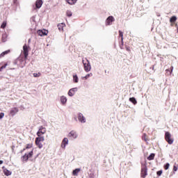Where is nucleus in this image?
<instances>
[{"mask_svg":"<svg viewBox=\"0 0 178 178\" xmlns=\"http://www.w3.org/2000/svg\"><path fill=\"white\" fill-rule=\"evenodd\" d=\"M77 91H79V88H72L70 89L67 92L68 97H74V95L76 94V92H77Z\"/></svg>","mask_w":178,"mask_h":178,"instance_id":"nucleus-8","label":"nucleus"},{"mask_svg":"<svg viewBox=\"0 0 178 178\" xmlns=\"http://www.w3.org/2000/svg\"><path fill=\"white\" fill-rule=\"evenodd\" d=\"M115 22V17L113 16H109L106 19V26H112V23Z\"/></svg>","mask_w":178,"mask_h":178,"instance_id":"nucleus-12","label":"nucleus"},{"mask_svg":"<svg viewBox=\"0 0 178 178\" xmlns=\"http://www.w3.org/2000/svg\"><path fill=\"white\" fill-rule=\"evenodd\" d=\"M35 144L40 149L42 148L43 147L42 143H41V142H39L38 140H35Z\"/></svg>","mask_w":178,"mask_h":178,"instance_id":"nucleus-27","label":"nucleus"},{"mask_svg":"<svg viewBox=\"0 0 178 178\" xmlns=\"http://www.w3.org/2000/svg\"><path fill=\"white\" fill-rule=\"evenodd\" d=\"M67 145H69V138H64L60 144V147H61L62 149H66Z\"/></svg>","mask_w":178,"mask_h":178,"instance_id":"nucleus-6","label":"nucleus"},{"mask_svg":"<svg viewBox=\"0 0 178 178\" xmlns=\"http://www.w3.org/2000/svg\"><path fill=\"white\" fill-rule=\"evenodd\" d=\"M42 6V0H37L35 2V7L37 9H40Z\"/></svg>","mask_w":178,"mask_h":178,"instance_id":"nucleus-16","label":"nucleus"},{"mask_svg":"<svg viewBox=\"0 0 178 178\" xmlns=\"http://www.w3.org/2000/svg\"><path fill=\"white\" fill-rule=\"evenodd\" d=\"M2 163H3V161L0 160V165H2Z\"/></svg>","mask_w":178,"mask_h":178,"instance_id":"nucleus-42","label":"nucleus"},{"mask_svg":"<svg viewBox=\"0 0 178 178\" xmlns=\"http://www.w3.org/2000/svg\"><path fill=\"white\" fill-rule=\"evenodd\" d=\"M173 171H174V172H177V166L174 165V167H173Z\"/></svg>","mask_w":178,"mask_h":178,"instance_id":"nucleus-37","label":"nucleus"},{"mask_svg":"<svg viewBox=\"0 0 178 178\" xmlns=\"http://www.w3.org/2000/svg\"><path fill=\"white\" fill-rule=\"evenodd\" d=\"M166 72H169V70H166Z\"/></svg>","mask_w":178,"mask_h":178,"instance_id":"nucleus-45","label":"nucleus"},{"mask_svg":"<svg viewBox=\"0 0 178 178\" xmlns=\"http://www.w3.org/2000/svg\"><path fill=\"white\" fill-rule=\"evenodd\" d=\"M67 137L70 140H77V138H79V132L74 129H72L68 133Z\"/></svg>","mask_w":178,"mask_h":178,"instance_id":"nucleus-1","label":"nucleus"},{"mask_svg":"<svg viewBox=\"0 0 178 178\" xmlns=\"http://www.w3.org/2000/svg\"><path fill=\"white\" fill-rule=\"evenodd\" d=\"M5 27H6V21L3 22L1 29H5Z\"/></svg>","mask_w":178,"mask_h":178,"instance_id":"nucleus-33","label":"nucleus"},{"mask_svg":"<svg viewBox=\"0 0 178 178\" xmlns=\"http://www.w3.org/2000/svg\"><path fill=\"white\" fill-rule=\"evenodd\" d=\"M32 20H33V22H35V17H33Z\"/></svg>","mask_w":178,"mask_h":178,"instance_id":"nucleus-40","label":"nucleus"},{"mask_svg":"<svg viewBox=\"0 0 178 178\" xmlns=\"http://www.w3.org/2000/svg\"><path fill=\"white\" fill-rule=\"evenodd\" d=\"M171 72H170V74H172V72H173V67H171Z\"/></svg>","mask_w":178,"mask_h":178,"instance_id":"nucleus-41","label":"nucleus"},{"mask_svg":"<svg viewBox=\"0 0 178 178\" xmlns=\"http://www.w3.org/2000/svg\"><path fill=\"white\" fill-rule=\"evenodd\" d=\"M170 166V164H169V163H166L165 165L164 166L165 170H168V169H169Z\"/></svg>","mask_w":178,"mask_h":178,"instance_id":"nucleus-36","label":"nucleus"},{"mask_svg":"<svg viewBox=\"0 0 178 178\" xmlns=\"http://www.w3.org/2000/svg\"><path fill=\"white\" fill-rule=\"evenodd\" d=\"M148 175L147 165H143L141 169V177L145 178V177Z\"/></svg>","mask_w":178,"mask_h":178,"instance_id":"nucleus-11","label":"nucleus"},{"mask_svg":"<svg viewBox=\"0 0 178 178\" xmlns=\"http://www.w3.org/2000/svg\"><path fill=\"white\" fill-rule=\"evenodd\" d=\"M47 133V129L44 127H40L38 131L37 132V136L38 137H41V136Z\"/></svg>","mask_w":178,"mask_h":178,"instance_id":"nucleus-7","label":"nucleus"},{"mask_svg":"<svg viewBox=\"0 0 178 178\" xmlns=\"http://www.w3.org/2000/svg\"><path fill=\"white\" fill-rule=\"evenodd\" d=\"M35 140H36V141H39V142H40V143H43V141L45 140V138H44V136H40L36 138H35Z\"/></svg>","mask_w":178,"mask_h":178,"instance_id":"nucleus-23","label":"nucleus"},{"mask_svg":"<svg viewBox=\"0 0 178 178\" xmlns=\"http://www.w3.org/2000/svg\"><path fill=\"white\" fill-rule=\"evenodd\" d=\"M6 66H8V64H6V65L1 66V67H0V72H2V70H3V69H6Z\"/></svg>","mask_w":178,"mask_h":178,"instance_id":"nucleus-35","label":"nucleus"},{"mask_svg":"<svg viewBox=\"0 0 178 178\" xmlns=\"http://www.w3.org/2000/svg\"><path fill=\"white\" fill-rule=\"evenodd\" d=\"M81 172V168H76L72 171V176H79V173Z\"/></svg>","mask_w":178,"mask_h":178,"instance_id":"nucleus-17","label":"nucleus"},{"mask_svg":"<svg viewBox=\"0 0 178 178\" xmlns=\"http://www.w3.org/2000/svg\"><path fill=\"white\" fill-rule=\"evenodd\" d=\"M6 38H8V35H6V33H5L2 35L3 42H6Z\"/></svg>","mask_w":178,"mask_h":178,"instance_id":"nucleus-30","label":"nucleus"},{"mask_svg":"<svg viewBox=\"0 0 178 178\" xmlns=\"http://www.w3.org/2000/svg\"><path fill=\"white\" fill-rule=\"evenodd\" d=\"M177 20V17L176 16H173L170 18V23H175Z\"/></svg>","mask_w":178,"mask_h":178,"instance_id":"nucleus-29","label":"nucleus"},{"mask_svg":"<svg viewBox=\"0 0 178 178\" xmlns=\"http://www.w3.org/2000/svg\"><path fill=\"white\" fill-rule=\"evenodd\" d=\"M8 54H10V50H6L5 51H3L1 54H0V58H3V56H5V55H8Z\"/></svg>","mask_w":178,"mask_h":178,"instance_id":"nucleus-21","label":"nucleus"},{"mask_svg":"<svg viewBox=\"0 0 178 178\" xmlns=\"http://www.w3.org/2000/svg\"><path fill=\"white\" fill-rule=\"evenodd\" d=\"M38 35H40V37H44V35H48V31L43 29V30H38Z\"/></svg>","mask_w":178,"mask_h":178,"instance_id":"nucleus-14","label":"nucleus"},{"mask_svg":"<svg viewBox=\"0 0 178 178\" xmlns=\"http://www.w3.org/2000/svg\"><path fill=\"white\" fill-rule=\"evenodd\" d=\"M5 116V114L3 113H0V119H2Z\"/></svg>","mask_w":178,"mask_h":178,"instance_id":"nucleus-38","label":"nucleus"},{"mask_svg":"<svg viewBox=\"0 0 178 178\" xmlns=\"http://www.w3.org/2000/svg\"><path fill=\"white\" fill-rule=\"evenodd\" d=\"M17 2V0H14V3H16Z\"/></svg>","mask_w":178,"mask_h":178,"instance_id":"nucleus-44","label":"nucleus"},{"mask_svg":"<svg viewBox=\"0 0 178 178\" xmlns=\"http://www.w3.org/2000/svg\"><path fill=\"white\" fill-rule=\"evenodd\" d=\"M66 26L65 23H61L58 24V28L59 31H63V28Z\"/></svg>","mask_w":178,"mask_h":178,"instance_id":"nucleus-19","label":"nucleus"},{"mask_svg":"<svg viewBox=\"0 0 178 178\" xmlns=\"http://www.w3.org/2000/svg\"><path fill=\"white\" fill-rule=\"evenodd\" d=\"M73 82L76 83H79V76H77V74L73 75Z\"/></svg>","mask_w":178,"mask_h":178,"instance_id":"nucleus-24","label":"nucleus"},{"mask_svg":"<svg viewBox=\"0 0 178 178\" xmlns=\"http://www.w3.org/2000/svg\"><path fill=\"white\" fill-rule=\"evenodd\" d=\"M129 101H130V102H131L132 104H134V105H136V104H137V100L136 99L135 97H131V98H129Z\"/></svg>","mask_w":178,"mask_h":178,"instance_id":"nucleus-25","label":"nucleus"},{"mask_svg":"<svg viewBox=\"0 0 178 178\" xmlns=\"http://www.w3.org/2000/svg\"><path fill=\"white\" fill-rule=\"evenodd\" d=\"M31 148H33V144H28L26 148H24L22 151H26V149H31Z\"/></svg>","mask_w":178,"mask_h":178,"instance_id":"nucleus-28","label":"nucleus"},{"mask_svg":"<svg viewBox=\"0 0 178 178\" xmlns=\"http://www.w3.org/2000/svg\"><path fill=\"white\" fill-rule=\"evenodd\" d=\"M143 139L145 140V141H147V139L144 136H143Z\"/></svg>","mask_w":178,"mask_h":178,"instance_id":"nucleus-43","label":"nucleus"},{"mask_svg":"<svg viewBox=\"0 0 178 178\" xmlns=\"http://www.w3.org/2000/svg\"><path fill=\"white\" fill-rule=\"evenodd\" d=\"M30 41H31V40L29 39V42H30Z\"/></svg>","mask_w":178,"mask_h":178,"instance_id":"nucleus-46","label":"nucleus"},{"mask_svg":"<svg viewBox=\"0 0 178 178\" xmlns=\"http://www.w3.org/2000/svg\"><path fill=\"white\" fill-rule=\"evenodd\" d=\"M90 77H92V73L87 74L85 76H82V80H88Z\"/></svg>","mask_w":178,"mask_h":178,"instance_id":"nucleus-20","label":"nucleus"},{"mask_svg":"<svg viewBox=\"0 0 178 178\" xmlns=\"http://www.w3.org/2000/svg\"><path fill=\"white\" fill-rule=\"evenodd\" d=\"M23 53L25 58H27V56H29V47L26 44L23 46Z\"/></svg>","mask_w":178,"mask_h":178,"instance_id":"nucleus-15","label":"nucleus"},{"mask_svg":"<svg viewBox=\"0 0 178 178\" xmlns=\"http://www.w3.org/2000/svg\"><path fill=\"white\" fill-rule=\"evenodd\" d=\"M69 5H76L77 0H66Z\"/></svg>","mask_w":178,"mask_h":178,"instance_id":"nucleus-22","label":"nucleus"},{"mask_svg":"<svg viewBox=\"0 0 178 178\" xmlns=\"http://www.w3.org/2000/svg\"><path fill=\"white\" fill-rule=\"evenodd\" d=\"M162 175V170H159L157 172V176H161Z\"/></svg>","mask_w":178,"mask_h":178,"instance_id":"nucleus-39","label":"nucleus"},{"mask_svg":"<svg viewBox=\"0 0 178 178\" xmlns=\"http://www.w3.org/2000/svg\"><path fill=\"white\" fill-rule=\"evenodd\" d=\"M82 63L84 66L85 72H86L87 73H88V72H90L91 71V64L90 63V61L88 60V59H87V58L83 59Z\"/></svg>","mask_w":178,"mask_h":178,"instance_id":"nucleus-2","label":"nucleus"},{"mask_svg":"<svg viewBox=\"0 0 178 178\" xmlns=\"http://www.w3.org/2000/svg\"><path fill=\"white\" fill-rule=\"evenodd\" d=\"M165 140L167 141V143L170 145L173 144L175 139L172 138V134H170L169 132H165Z\"/></svg>","mask_w":178,"mask_h":178,"instance_id":"nucleus-4","label":"nucleus"},{"mask_svg":"<svg viewBox=\"0 0 178 178\" xmlns=\"http://www.w3.org/2000/svg\"><path fill=\"white\" fill-rule=\"evenodd\" d=\"M17 113H19V108L14 107L10 110V113H9L10 116H12V117L15 116Z\"/></svg>","mask_w":178,"mask_h":178,"instance_id":"nucleus-9","label":"nucleus"},{"mask_svg":"<svg viewBox=\"0 0 178 178\" xmlns=\"http://www.w3.org/2000/svg\"><path fill=\"white\" fill-rule=\"evenodd\" d=\"M3 172L6 176H10V175H12V172L9 170L5 168V167H3Z\"/></svg>","mask_w":178,"mask_h":178,"instance_id":"nucleus-18","label":"nucleus"},{"mask_svg":"<svg viewBox=\"0 0 178 178\" xmlns=\"http://www.w3.org/2000/svg\"><path fill=\"white\" fill-rule=\"evenodd\" d=\"M154 158H155V154L152 153L150 155L147 157L148 161H153Z\"/></svg>","mask_w":178,"mask_h":178,"instance_id":"nucleus-26","label":"nucleus"},{"mask_svg":"<svg viewBox=\"0 0 178 178\" xmlns=\"http://www.w3.org/2000/svg\"><path fill=\"white\" fill-rule=\"evenodd\" d=\"M33 155H34L33 149H31L28 153H26L22 157V162H27L29 158H33Z\"/></svg>","mask_w":178,"mask_h":178,"instance_id":"nucleus-3","label":"nucleus"},{"mask_svg":"<svg viewBox=\"0 0 178 178\" xmlns=\"http://www.w3.org/2000/svg\"><path fill=\"white\" fill-rule=\"evenodd\" d=\"M120 37H121V41L123 42V32L122 31H119Z\"/></svg>","mask_w":178,"mask_h":178,"instance_id":"nucleus-32","label":"nucleus"},{"mask_svg":"<svg viewBox=\"0 0 178 178\" xmlns=\"http://www.w3.org/2000/svg\"><path fill=\"white\" fill-rule=\"evenodd\" d=\"M66 15H67V16L68 17H72L73 13H72V11H70V10H67Z\"/></svg>","mask_w":178,"mask_h":178,"instance_id":"nucleus-31","label":"nucleus"},{"mask_svg":"<svg viewBox=\"0 0 178 178\" xmlns=\"http://www.w3.org/2000/svg\"><path fill=\"white\" fill-rule=\"evenodd\" d=\"M15 64L19 67H24V61L22 58H17L15 61Z\"/></svg>","mask_w":178,"mask_h":178,"instance_id":"nucleus-13","label":"nucleus"},{"mask_svg":"<svg viewBox=\"0 0 178 178\" xmlns=\"http://www.w3.org/2000/svg\"><path fill=\"white\" fill-rule=\"evenodd\" d=\"M41 76V73H33V77H40Z\"/></svg>","mask_w":178,"mask_h":178,"instance_id":"nucleus-34","label":"nucleus"},{"mask_svg":"<svg viewBox=\"0 0 178 178\" xmlns=\"http://www.w3.org/2000/svg\"><path fill=\"white\" fill-rule=\"evenodd\" d=\"M59 101L60 105L66 106V104H67V97L65 95H61L59 97Z\"/></svg>","mask_w":178,"mask_h":178,"instance_id":"nucleus-5","label":"nucleus"},{"mask_svg":"<svg viewBox=\"0 0 178 178\" xmlns=\"http://www.w3.org/2000/svg\"><path fill=\"white\" fill-rule=\"evenodd\" d=\"M78 120L80 123H86V122H87L86 117H84V115L81 113H78Z\"/></svg>","mask_w":178,"mask_h":178,"instance_id":"nucleus-10","label":"nucleus"}]
</instances>
